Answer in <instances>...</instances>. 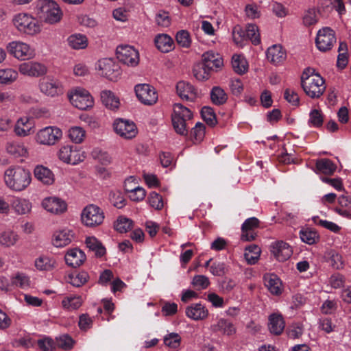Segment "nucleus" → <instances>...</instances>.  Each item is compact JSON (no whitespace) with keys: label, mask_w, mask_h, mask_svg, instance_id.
<instances>
[{"label":"nucleus","mask_w":351,"mask_h":351,"mask_svg":"<svg viewBox=\"0 0 351 351\" xmlns=\"http://www.w3.org/2000/svg\"><path fill=\"white\" fill-rule=\"evenodd\" d=\"M8 53L19 60H29L34 57L35 51L29 45L22 41H12L6 46Z\"/></svg>","instance_id":"obj_7"},{"label":"nucleus","mask_w":351,"mask_h":351,"mask_svg":"<svg viewBox=\"0 0 351 351\" xmlns=\"http://www.w3.org/2000/svg\"><path fill=\"white\" fill-rule=\"evenodd\" d=\"M5 149L9 154L15 158L26 157L28 155L27 147L23 143L19 142H8L5 146Z\"/></svg>","instance_id":"obj_34"},{"label":"nucleus","mask_w":351,"mask_h":351,"mask_svg":"<svg viewBox=\"0 0 351 351\" xmlns=\"http://www.w3.org/2000/svg\"><path fill=\"white\" fill-rule=\"evenodd\" d=\"M102 104L109 110L115 111L120 106V100L112 91L104 90L100 94Z\"/></svg>","instance_id":"obj_32"},{"label":"nucleus","mask_w":351,"mask_h":351,"mask_svg":"<svg viewBox=\"0 0 351 351\" xmlns=\"http://www.w3.org/2000/svg\"><path fill=\"white\" fill-rule=\"evenodd\" d=\"M14 132L19 137H25L33 134L34 132L33 119L27 116L18 119L14 126Z\"/></svg>","instance_id":"obj_18"},{"label":"nucleus","mask_w":351,"mask_h":351,"mask_svg":"<svg viewBox=\"0 0 351 351\" xmlns=\"http://www.w3.org/2000/svg\"><path fill=\"white\" fill-rule=\"evenodd\" d=\"M34 266L39 271H51L56 267V261L53 257L41 255L35 259Z\"/></svg>","instance_id":"obj_36"},{"label":"nucleus","mask_w":351,"mask_h":351,"mask_svg":"<svg viewBox=\"0 0 351 351\" xmlns=\"http://www.w3.org/2000/svg\"><path fill=\"white\" fill-rule=\"evenodd\" d=\"M96 69L100 75L110 80H117L120 75L119 66L112 58H103L98 60Z\"/></svg>","instance_id":"obj_13"},{"label":"nucleus","mask_w":351,"mask_h":351,"mask_svg":"<svg viewBox=\"0 0 351 351\" xmlns=\"http://www.w3.org/2000/svg\"><path fill=\"white\" fill-rule=\"evenodd\" d=\"M312 219L313 222L317 225L324 227L335 233L339 232L341 230V227H339L337 224L332 221L320 219L317 216L313 217Z\"/></svg>","instance_id":"obj_59"},{"label":"nucleus","mask_w":351,"mask_h":351,"mask_svg":"<svg viewBox=\"0 0 351 351\" xmlns=\"http://www.w3.org/2000/svg\"><path fill=\"white\" fill-rule=\"evenodd\" d=\"M285 327L282 316L278 313H273L269 316L268 328L269 332L275 335H280Z\"/></svg>","instance_id":"obj_30"},{"label":"nucleus","mask_w":351,"mask_h":351,"mask_svg":"<svg viewBox=\"0 0 351 351\" xmlns=\"http://www.w3.org/2000/svg\"><path fill=\"white\" fill-rule=\"evenodd\" d=\"M259 226V220L256 217L247 219L241 226V240L244 241H254L257 234L256 229Z\"/></svg>","instance_id":"obj_21"},{"label":"nucleus","mask_w":351,"mask_h":351,"mask_svg":"<svg viewBox=\"0 0 351 351\" xmlns=\"http://www.w3.org/2000/svg\"><path fill=\"white\" fill-rule=\"evenodd\" d=\"M117 59L128 66H136L138 64L139 53L134 47L130 45H121L117 48Z\"/></svg>","instance_id":"obj_10"},{"label":"nucleus","mask_w":351,"mask_h":351,"mask_svg":"<svg viewBox=\"0 0 351 351\" xmlns=\"http://www.w3.org/2000/svg\"><path fill=\"white\" fill-rule=\"evenodd\" d=\"M156 47L163 53H167L173 49V40L167 34H161L156 36L154 39Z\"/></svg>","instance_id":"obj_35"},{"label":"nucleus","mask_w":351,"mask_h":351,"mask_svg":"<svg viewBox=\"0 0 351 351\" xmlns=\"http://www.w3.org/2000/svg\"><path fill=\"white\" fill-rule=\"evenodd\" d=\"M41 204L45 210L54 215L62 214L67 209L66 203L57 197H45L42 201Z\"/></svg>","instance_id":"obj_19"},{"label":"nucleus","mask_w":351,"mask_h":351,"mask_svg":"<svg viewBox=\"0 0 351 351\" xmlns=\"http://www.w3.org/2000/svg\"><path fill=\"white\" fill-rule=\"evenodd\" d=\"M12 283L21 289H27L30 286V280L25 274L18 272L12 277Z\"/></svg>","instance_id":"obj_49"},{"label":"nucleus","mask_w":351,"mask_h":351,"mask_svg":"<svg viewBox=\"0 0 351 351\" xmlns=\"http://www.w3.org/2000/svg\"><path fill=\"white\" fill-rule=\"evenodd\" d=\"M149 205L156 210H160L164 207L162 196L156 192H151L148 196Z\"/></svg>","instance_id":"obj_57"},{"label":"nucleus","mask_w":351,"mask_h":351,"mask_svg":"<svg viewBox=\"0 0 351 351\" xmlns=\"http://www.w3.org/2000/svg\"><path fill=\"white\" fill-rule=\"evenodd\" d=\"M176 91L182 99L193 101L197 97V91L191 84L181 81L177 84Z\"/></svg>","instance_id":"obj_28"},{"label":"nucleus","mask_w":351,"mask_h":351,"mask_svg":"<svg viewBox=\"0 0 351 351\" xmlns=\"http://www.w3.org/2000/svg\"><path fill=\"white\" fill-rule=\"evenodd\" d=\"M69 282L74 287H80L87 282L89 275L86 271H82L69 276Z\"/></svg>","instance_id":"obj_48"},{"label":"nucleus","mask_w":351,"mask_h":351,"mask_svg":"<svg viewBox=\"0 0 351 351\" xmlns=\"http://www.w3.org/2000/svg\"><path fill=\"white\" fill-rule=\"evenodd\" d=\"M316 168L320 172L326 175H332L336 171V165L330 159L322 158L316 162Z\"/></svg>","instance_id":"obj_42"},{"label":"nucleus","mask_w":351,"mask_h":351,"mask_svg":"<svg viewBox=\"0 0 351 351\" xmlns=\"http://www.w3.org/2000/svg\"><path fill=\"white\" fill-rule=\"evenodd\" d=\"M20 239L18 233L10 228L0 231V247L10 248L14 247Z\"/></svg>","instance_id":"obj_27"},{"label":"nucleus","mask_w":351,"mask_h":351,"mask_svg":"<svg viewBox=\"0 0 351 351\" xmlns=\"http://www.w3.org/2000/svg\"><path fill=\"white\" fill-rule=\"evenodd\" d=\"M58 158L62 162L77 165L86 158L85 152L71 145L62 146L58 151Z\"/></svg>","instance_id":"obj_9"},{"label":"nucleus","mask_w":351,"mask_h":351,"mask_svg":"<svg viewBox=\"0 0 351 351\" xmlns=\"http://www.w3.org/2000/svg\"><path fill=\"white\" fill-rule=\"evenodd\" d=\"M69 45L73 49H83L88 45V39L86 36L75 34L69 36L68 39Z\"/></svg>","instance_id":"obj_41"},{"label":"nucleus","mask_w":351,"mask_h":351,"mask_svg":"<svg viewBox=\"0 0 351 351\" xmlns=\"http://www.w3.org/2000/svg\"><path fill=\"white\" fill-rule=\"evenodd\" d=\"M245 36L254 45H258L261 43L259 30L258 26L255 24H248L247 25Z\"/></svg>","instance_id":"obj_51"},{"label":"nucleus","mask_w":351,"mask_h":351,"mask_svg":"<svg viewBox=\"0 0 351 351\" xmlns=\"http://www.w3.org/2000/svg\"><path fill=\"white\" fill-rule=\"evenodd\" d=\"M202 117L204 120L210 126L215 125L217 121L215 114L210 107L204 106L201 110Z\"/></svg>","instance_id":"obj_61"},{"label":"nucleus","mask_w":351,"mask_h":351,"mask_svg":"<svg viewBox=\"0 0 351 351\" xmlns=\"http://www.w3.org/2000/svg\"><path fill=\"white\" fill-rule=\"evenodd\" d=\"M205 135V126L202 123H197L191 132V137L195 143L201 142Z\"/></svg>","instance_id":"obj_54"},{"label":"nucleus","mask_w":351,"mask_h":351,"mask_svg":"<svg viewBox=\"0 0 351 351\" xmlns=\"http://www.w3.org/2000/svg\"><path fill=\"white\" fill-rule=\"evenodd\" d=\"M69 98L72 105L80 110H87L94 105V99L90 93L82 88L73 89Z\"/></svg>","instance_id":"obj_6"},{"label":"nucleus","mask_w":351,"mask_h":351,"mask_svg":"<svg viewBox=\"0 0 351 351\" xmlns=\"http://www.w3.org/2000/svg\"><path fill=\"white\" fill-rule=\"evenodd\" d=\"M40 11L41 17L49 24L58 23L62 17L59 5L52 0H43L41 2Z\"/></svg>","instance_id":"obj_8"},{"label":"nucleus","mask_w":351,"mask_h":351,"mask_svg":"<svg viewBox=\"0 0 351 351\" xmlns=\"http://www.w3.org/2000/svg\"><path fill=\"white\" fill-rule=\"evenodd\" d=\"M202 62L205 66L208 67L211 71H217L223 66L222 57L212 51L205 52L202 55Z\"/></svg>","instance_id":"obj_23"},{"label":"nucleus","mask_w":351,"mask_h":351,"mask_svg":"<svg viewBox=\"0 0 351 351\" xmlns=\"http://www.w3.org/2000/svg\"><path fill=\"white\" fill-rule=\"evenodd\" d=\"M130 199L133 202H141L143 200L146 196L145 190L139 186H135L134 189H128Z\"/></svg>","instance_id":"obj_58"},{"label":"nucleus","mask_w":351,"mask_h":351,"mask_svg":"<svg viewBox=\"0 0 351 351\" xmlns=\"http://www.w3.org/2000/svg\"><path fill=\"white\" fill-rule=\"evenodd\" d=\"M18 77V73L12 69H0V84H9Z\"/></svg>","instance_id":"obj_47"},{"label":"nucleus","mask_w":351,"mask_h":351,"mask_svg":"<svg viewBox=\"0 0 351 351\" xmlns=\"http://www.w3.org/2000/svg\"><path fill=\"white\" fill-rule=\"evenodd\" d=\"M232 66L234 71L239 75L245 73L248 70V63L241 55L234 54L232 56Z\"/></svg>","instance_id":"obj_40"},{"label":"nucleus","mask_w":351,"mask_h":351,"mask_svg":"<svg viewBox=\"0 0 351 351\" xmlns=\"http://www.w3.org/2000/svg\"><path fill=\"white\" fill-rule=\"evenodd\" d=\"M34 173L35 178L45 184L50 185L54 182V175L52 171L43 165L36 166Z\"/></svg>","instance_id":"obj_33"},{"label":"nucleus","mask_w":351,"mask_h":351,"mask_svg":"<svg viewBox=\"0 0 351 351\" xmlns=\"http://www.w3.org/2000/svg\"><path fill=\"white\" fill-rule=\"evenodd\" d=\"M261 250L256 245H250L245 248L244 256L248 264L254 265L259 259Z\"/></svg>","instance_id":"obj_43"},{"label":"nucleus","mask_w":351,"mask_h":351,"mask_svg":"<svg viewBox=\"0 0 351 351\" xmlns=\"http://www.w3.org/2000/svg\"><path fill=\"white\" fill-rule=\"evenodd\" d=\"M318 21V14L315 9H309L305 12L303 16V23L306 26H311Z\"/></svg>","instance_id":"obj_62"},{"label":"nucleus","mask_w":351,"mask_h":351,"mask_svg":"<svg viewBox=\"0 0 351 351\" xmlns=\"http://www.w3.org/2000/svg\"><path fill=\"white\" fill-rule=\"evenodd\" d=\"M324 122V115L320 110L313 109L309 113L308 124L311 127L319 128Z\"/></svg>","instance_id":"obj_50"},{"label":"nucleus","mask_w":351,"mask_h":351,"mask_svg":"<svg viewBox=\"0 0 351 351\" xmlns=\"http://www.w3.org/2000/svg\"><path fill=\"white\" fill-rule=\"evenodd\" d=\"M176 40L178 44L184 48H189L191 44L190 34L186 30H180L177 32Z\"/></svg>","instance_id":"obj_56"},{"label":"nucleus","mask_w":351,"mask_h":351,"mask_svg":"<svg viewBox=\"0 0 351 351\" xmlns=\"http://www.w3.org/2000/svg\"><path fill=\"white\" fill-rule=\"evenodd\" d=\"M75 341L68 335H62L56 338V345L64 350H69L73 348Z\"/></svg>","instance_id":"obj_53"},{"label":"nucleus","mask_w":351,"mask_h":351,"mask_svg":"<svg viewBox=\"0 0 351 351\" xmlns=\"http://www.w3.org/2000/svg\"><path fill=\"white\" fill-rule=\"evenodd\" d=\"M13 24L19 32L30 36L36 35L41 31L38 21L26 13H19L15 15L13 19Z\"/></svg>","instance_id":"obj_4"},{"label":"nucleus","mask_w":351,"mask_h":351,"mask_svg":"<svg viewBox=\"0 0 351 351\" xmlns=\"http://www.w3.org/2000/svg\"><path fill=\"white\" fill-rule=\"evenodd\" d=\"M185 313L189 318L195 321L205 319L208 315V310L200 303L192 304L187 306Z\"/></svg>","instance_id":"obj_26"},{"label":"nucleus","mask_w":351,"mask_h":351,"mask_svg":"<svg viewBox=\"0 0 351 351\" xmlns=\"http://www.w3.org/2000/svg\"><path fill=\"white\" fill-rule=\"evenodd\" d=\"M265 285L269 291L278 295L282 292V285L280 278L275 274H267L264 276Z\"/></svg>","instance_id":"obj_31"},{"label":"nucleus","mask_w":351,"mask_h":351,"mask_svg":"<svg viewBox=\"0 0 351 351\" xmlns=\"http://www.w3.org/2000/svg\"><path fill=\"white\" fill-rule=\"evenodd\" d=\"M181 337L177 333H171L164 338L165 344L171 349H178L180 346Z\"/></svg>","instance_id":"obj_60"},{"label":"nucleus","mask_w":351,"mask_h":351,"mask_svg":"<svg viewBox=\"0 0 351 351\" xmlns=\"http://www.w3.org/2000/svg\"><path fill=\"white\" fill-rule=\"evenodd\" d=\"M193 75L198 80H205L208 79L211 71L204 64L200 63L196 64L193 68Z\"/></svg>","instance_id":"obj_52"},{"label":"nucleus","mask_w":351,"mask_h":351,"mask_svg":"<svg viewBox=\"0 0 351 351\" xmlns=\"http://www.w3.org/2000/svg\"><path fill=\"white\" fill-rule=\"evenodd\" d=\"M92 156L95 159L104 165H109L112 161L110 155L106 152H104L99 149H95L92 152Z\"/></svg>","instance_id":"obj_63"},{"label":"nucleus","mask_w":351,"mask_h":351,"mask_svg":"<svg viewBox=\"0 0 351 351\" xmlns=\"http://www.w3.org/2000/svg\"><path fill=\"white\" fill-rule=\"evenodd\" d=\"M62 136V132L60 129L49 126L37 132L36 141L41 145H53L61 138Z\"/></svg>","instance_id":"obj_14"},{"label":"nucleus","mask_w":351,"mask_h":351,"mask_svg":"<svg viewBox=\"0 0 351 351\" xmlns=\"http://www.w3.org/2000/svg\"><path fill=\"white\" fill-rule=\"evenodd\" d=\"M336 40L335 32L330 27H324L317 32L315 44L319 51L326 52L332 48Z\"/></svg>","instance_id":"obj_12"},{"label":"nucleus","mask_w":351,"mask_h":351,"mask_svg":"<svg viewBox=\"0 0 351 351\" xmlns=\"http://www.w3.org/2000/svg\"><path fill=\"white\" fill-rule=\"evenodd\" d=\"M105 215L103 210L98 206L90 204L82 211L81 221L86 227L95 228L103 223Z\"/></svg>","instance_id":"obj_5"},{"label":"nucleus","mask_w":351,"mask_h":351,"mask_svg":"<svg viewBox=\"0 0 351 351\" xmlns=\"http://www.w3.org/2000/svg\"><path fill=\"white\" fill-rule=\"evenodd\" d=\"M4 182L11 191L21 192L30 185L32 175L28 169L21 166H10L4 172Z\"/></svg>","instance_id":"obj_1"},{"label":"nucleus","mask_w":351,"mask_h":351,"mask_svg":"<svg viewBox=\"0 0 351 351\" xmlns=\"http://www.w3.org/2000/svg\"><path fill=\"white\" fill-rule=\"evenodd\" d=\"M19 71L21 74L29 77H39L47 73L46 66L38 62L30 61L19 64Z\"/></svg>","instance_id":"obj_17"},{"label":"nucleus","mask_w":351,"mask_h":351,"mask_svg":"<svg viewBox=\"0 0 351 351\" xmlns=\"http://www.w3.org/2000/svg\"><path fill=\"white\" fill-rule=\"evenodd\" d=\"M286 58V51L280 45H274L267 50V58L274 64H279L283 62Z\"/></svg>","instance_id":"obj_29"},{"label":"nucleus","mask_w":351,"mask_h":351,"mask_svg":"<svg viewBox=\"0 0 351 351\" xmlns=\"http://www.w3.org/2000/svg\"><path fill=\"white\" fill-rule=\"evenodd\" d=\"M173 110L171 120L175 131L180 135L186 136L193 113L188 108L178 103L173 105Z\"/></svg>","instance_id":"obj_3"},{"label":"nucleus","mask_w":351,"mask_h":351,"mask_svg":"<svg viewBox=\"0 0 351 351\" xmlns=\"http://www.w3.org/2000/svg\"><path fill=\"white\" fill-rule=\"evenodd\" d=\"M114 132L125 139L134 138L137 134V128L133 121L118 119L113 123Z\"/></svg>","instance_id":"obj_15"},{"label":"nucleus","mask_w":351,"mask_h":351,"mask_svg":"<svg viewBox=\"0 0 351 351\" xmlns=\"http://www.w3.org/2000/svg\"><path fill=\"white\" fill-rule=\"evenodd\" d=\"M82 303L83 300L81 296L71 295L63 298L62 306L66 311H72L78 309Z\"/></svg>","instance_id":"obj_37"},{"label":"nucleus","mask_w":351,"mask_h":351,"mask_svg":"<svg viewBox=\"0 0 351 351\" xmlns=\"http://www.w3.org/2000/svg\"><path fill=\"white\" fill-rule=\"evenodd\" d=\"M134 90L137 98L144 105L152 106L158 99L156 88L148 84H137L135 86Z\"/></svg>","instance_id":"obj_11"},{"label":"nucleus","mask_w":351,"mask_h":351,"mask_svg":"<svg viewBox=\"0 0 351 351\" xmlns=\"http://www.w3.org/2000/svg\"><path fill=\"white\" fill-rule=\"evenodd\" d=\"M86 258V256L84 252L78 248L69 250L64 256L66 263L74 268L82 265Z\"/></svg>","instance_id":"obj_24"},{"label":"nucleus","mask_w":351,"mask_h":351,"mask_svg":"<svg viewBox=\"0 0 351 351\" xmlns=\"http://www.w3.org/2000/svg\"><path fill=\"white\" fill-rule=\"evenodd\" d=\"M132 227V221L124 217H119L114 223V228L121 233L126 232Z\"/></svg>","instance_id":"obj_55"},{"label":"nucleus","mask_w":351,"mask_h":351,"mask_svg":"<svg viewBox=\"0 0 351 351\" xmlns=\"http://www.w3.org/2000/svg\"><path fill=\"white\" fill-rule=\"evenodd\" d=\"M211 330L215 332H221L226 335H232L236 331L233 324L225 319H220L216 324L212 325Z\"/></svg>","instance_id":"obj_39"},{"label":"nucleus","mask_w":351,"mask_h":351,"mask_svg":"<svg viewBox=\"0 0 351 351\" xmlns=\"http://www.w3.org/2000/svg\"><path fill=\"white\" fill-rule=\"evenodd\" d=\"M38 346L41 351H55L56 348L55 342L49 337L38 339Z\"/></svg>","instance_id":"obj_64"},{"label":"nucleus","mask_w":351,"mask_h":351,"mask_svg":"<svg viewBox=\"0 0 351 351\" xmlns=\"http://www.w3.org/2000/svg\"><path fill=\"white\" fill-rule=\"evenodd\" d=\"M300 236L302 241L308 245L315 244L319 239L317 232L310 228L301 230Z\"/></svg>","instance_id":"obj_45"},{"label":"nucleus","mask_w":351,"mask_h":351,"mask_svg":"<svg viewBox=\"0 0 351 351\" xmlns=\"http://www.w3.org/2000/svg\"><path fill=\"white\" fill-rule=\"evenodd\" d=\"M210 99L215 105L223 104L228 99L227 95L219 86H214L210 91Z\"/></svg>","instance_id":"obj_44"},{"label":"nucleus","mask_w":351,"mask_h":351,"mask_svg":"<svg viewBox=\"0 0 351 351\" xmlns=\"http://www.w3.org/2000/svg\"><path fill=\"white\" fill-rule=\"evenodd\" d=\"M302 87L310 98H319L326 90L324 79L312 69H306L301 76Z\"/></svg>","instance_id":"obj_2"},{"label":"nucleus","mask_w":351,"mask_h":351,"mask_svg":"<svg viewBox=\"0 0 351 351\" xmlns=\"http://www.w3.org/2000/svg\"><path fill=\"white\" fill-rule=\"evenodd\" d=\"M39 89L47 97H54L63 94L62 84L58 80L48 77L40 80Z\"/></svg>","instance_id":"obj_16"},{"label":"nucleus","mask_w":351,"mask_h":351,"mask_svg":"<svg viewBox=\"0 0 351 351\" xmlns=\"http://www.w3.org/2000/svg\"><path fill=\"white\" fill-rule=\"evenodd\" d=\"M271 252L279 261L287 260L293 253L291 247L282 241L273 243L271 245Z\"/></svg>","instance_id":"obj_22"},{"label":"nucleus","mask_w":351,"mask_h":351,"mask_svg":"<svg viewBox=\"0 0 351 351\" xmlns=\"http://www.w3.org/2000/svg\"><path fill=\"white\" fill-rule=\"evenodd\" d=\"M74 233L71 230L62 228L55 230L51 236V243L56 247H63L71 243Z\"/></svg>","instance_id":"obj_20"},{"label":"nucleus","mask_w":351,"mask_h":351,"mask_svg":"<svg viewBox=\"0 0 351 351\" xmlns=\"http://www.w3.org/2000/svg\"><path fill=\"white\" fill-rule=\"evenodd\" d=\"M85 243L90 250L95 252L97 257H102L106 254V248L101 242L95 237H89L86 239Z\"/></svg>","instance_id":"obj_38"},{"label":"nucleus","mask_w":351,"mask_h":351,"mask_svg":"<svg viewBox=\"0 0 351 351\" xmlns=\"http://www.w3.org/2000/svg\"><path fill=\"white\" fill-rule=\"evenodd\" d=\"M68 136L72 142L81 143L86 137V131L82 127H71L68 131Z\"/></svg>","instance_id":"obj_46"},{"label":"nucleus","mask_w":351,"mask_h":351,"mask_svg":"<svg viewBox=\"0 0 351 351\" xmlns=\"http://www.w3.org/2000/svg\"><path fill=\"white\" fill-rule=\"evenodd\" d=\"M10 207L16 215H25L31 213L32 204L27 199L16 197L11 201Z\"/></svg>","instance_id":"obj_25"}]
</instances>
